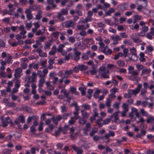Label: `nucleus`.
Instances as JSON below:
<instances>
[{
  "mask_svg": "<svg viewBox=\"0 0 154 154\" xmlns=\"http://www.w3.org/2000/svg\"><path fill=\"white\" fill-rule=\"evenodd\" d=\"M112 102V100L109 98H107L106 101V106L109 107L111 106V103Z\"/></svg>",
  "mask_w": 154,
  "mask_h": 154,
  "instance_id": "obj_44",
  "label": "nucleus"
},
{
  "mask_svg": "<svg viewBox=\"0 0 154 154\" xmlns=\"http://www.w3.org/2000/svg\"><path fill=\"white\" fill-rule=\"evenodd\" d=\"M81 107L85 110H89L91 109L90 106L86 103L82 104Z\"/></svg>",
  "mask_w": 154,
  "mask_h": 154,
  "instance_id": "obj_31",
  "label": "nucleus"
},
{
  "mask_svg": "<svg viewBox=\"0 0 154 154\" xmlns=\"http://www.w3.org/2000/svg\"><path fill=\"white\" fill-rule=\"evenodd\" d=\"M31 12V11L30 8L26 9L25 11V13L26 14V17L28 20H30L33 18V16Z\"/></svg>",
  "mask_w": 154,
  "mask_h": 154,
  "instance_id": "obj_9",
  "label": "nucleus"
},
{
  "mask_svg": "<svg viewBox=\"0 0 154 154\" xmlns=\"http://www.w3.org/2000/svg\"><path fill=\"white\" fill-rule=\"evenodd\" d=\"M61 130H62V128H58V130L55 131L54 135L56 137L58 136L60 134Z\"/></svg>",
  "mask_w": 154,
  "mask_h": 154,
  "instance_id": "obj_40",
  "label": "nucleus"
},
{
  "mask_svg": "<svg viewBox=\"0 0 154 154\" xmlns=\"http://www.w3.org/2000/svg\"><path fill=\"white\" fill-rule=\"evenodd\" d=\"M68 11L65 9H62L57 14V17L60 19L63 15H66L68 14Z\"/></svg>",
  "mask_w": 154,
  "mask_h": 154,
  "instance_id": "obj_13",
  "label": "nucleus"
},
{
  "mask_svg": "<svg viewBox=\"0 0 154 154\" xmlns=\"http://www.w3.org/2000/svg\"><path fill=\"white\" fill-rule=\"evenodd\" d=\"M145 3L146 5L145 6H143L141 5H138L137 8V10L139 12H140L143 9H145L146 11L148 12V13L149 14H150L151 12L150 10L146 8L147 5V2H146Z\"/></svg>",
  "mask_w": 154,
  "mask_h": 154,
  "instance_id": "obj_14",
  "label": "nucleus"
},
{
  "mask_svg": "<svg viewBox=\"0 0 154 154\" xmlns=\"http://www.w3.org/2000/svg\"><path fill=\"white\" fill-rule=\"evenodd\" d=\"M77 29L79 30H83L85 29L86 28L84 26L81 25H78L77 26Z\"/></svg>",
  "mask_w": 154,
  "mask_h": 154,
  "instance_id": "obj_53",
  "label": "nucleus"
},
{
  "mask_svg": "<svg viewBox=\"0 0 154 154\" xmlns=\"http://www.w3.org/2000/svg\"><path fill=\"white\" fill-rule=\"evenodd\" d=\"M115 11V9L114 8H110L108 11L105 12L106 15H110L111 14Z\"/></svg>",
  "mask_w": 154,
  "mask_h": 154,
  "instance_id": "obj_36",
  "label": "nucleus"
},
{
  "mask_svg": "<svg viewBox=\"0 0 154 154\" xmlns=\"http://www.w3.org/2000/svg\"><path fill=\"white\" fill-rule=\"evenodd\" d=\"M153 36H154V29L152 28L150 29V31L147 33L146 36L147 38L151 40L153 38Z\"/></svg>",
  "mask_w": 154,
  "mask_h": 154,
  "instance_id": "obj_16",
  "label": "nucleus"
},
{
  "mask_svg": "<svg viewBox=\"0 0 154 154\" xmlns=\"http://www.w3.org/2000/svg\"><path fill=\"white\" fill-rule=\"evenodd\" d=\"M79 124H82L83 125L85 124L86 122V121L85 120V119H84L83 118H79Z\"/></svg>",
  "mask_w": 154,
  "mask_h": 154,
  "instance_id": "obj_45",
  "label": "nucleus"
},
{
  "mask_svg": "<svg viewBox=\"0 0 154 154\" xmlns=\"http://www.w3.org/2000/svg\"><path fill=\"white\" fill-rule=\"evenodd\" d=\"M52 42V41L50 40L49 42H45L44 48L45 50L47 49H49L50 48V47L51 45Z\"/></svg>",
  "mask_w": 154,
  "mask_h": 154,
  "instance_id": "obj_27",
  "label": "nucleus"
},
{
  "mask_svg": "<svg viewBox=\"0 0 154 154\" xmlns=\"http://www.w3.org/2000/svg\"><path fill=\"white\" fill-rule=\"evenodd\" d=\"M73 73V71L72 69L66 70L65 71L64 78H67L69 77V75Z\"/></svg>",
  "mask_w": 154,
  "mask_h": 154,
  "instance_id": "obj_21",
  "label": "nucleus"
},
{
  "mask_svg": "<svg viewBox=\"0 0 154 154\" xmlns=\"http://www.w3.org/2000/svg\"><path fill=\"white\" fill-rule=\"evenodd\" d=\"M111 38L113 42H118L121 39V38L118 35H116L114 36L112 35Z\"/></svg>",
  "mask_w": 154,
  "mask_h": 154,
  "instance_id": "obj_25",
  "label": "nucleus"
},
{
  "mask_svg": "<svg viewBox=\"0 0 154 154\" xmlns=\"http://www.w3.org/2000/svg\"><path fill=\"white\" fill-rule=\"evenodd\" d=\"M36 51L38 54L39 56L41 57H45L47 56V54L45 52H42V51L40 48L37 49Z\"/></svg>",
  "mask_w": 154,
  "mask_h": 154,
  "instance_id": "obj_17",
  "label": "nucleus"
},
{
  "mask_svg": "<svg viewBox=\"0 0 154 154\" xmlns=\"http://www.w3.org/2000/svg\"><path fill=\"white\" fill-rule=\"evenodd\" d=\"M76 25L75 22L72 20H68L62 23L63 27L66 28L69 27L74 28Z\"/></svg>",
  "mask_w": 154,
  "mask_h": 154,
  "instance_id": "obj_5",
  "label": "nucleus"
},
{
  "mask_svg": "<svg viewBox=\"0 0 154 154\" xmlns=\"http://www.w3.org/2000/svg\"><path fill=\"white\" fill-rule=\"evenodd\" d=\"M98 40L99 41V45H100V47H99V49L103 47V46H104V43L102 42L101 38L100 37L98 38Z\"/></svg>",
  "mask_w": 154,
  "mask_h": 154,
  "instance_id": "obj_48",
  "label": "nucleus"
},
{
  "mask_svg": "<svg viewBox=\"0 0 154 154\" xmlns=\"http://www.w3.org/2000/svg\"><path fill=\"white\" fill-rule=\"evenodd\" d=\"M118 7L121 10L125 11L127 9V5L125 3L119 5Z\"/></svg>",
  "mask_w": 154,
  "mask_h": 154,
  "instance_id": "obj_22",
  "label": "nucleus"
},
{
  "mask_svg": "<svg viewBox=\"0 0 154 154\" xmlns=\"http://www.w3.org/2000/svg\"><path fill=\"white\" fill-rule=\"evenodd\" d=\"M134 17L137 21H140L142 19V17L141 15H136L134 16Z\"/></svg>",
  "mask_w": 154,
  "mask_h": 154,
  "instance_id": "obj_56",
  "label": "nucleus"
},
{
  "mask_svg": "<svg viewBox=\"0 0 154 154\" xmlns=\"http://www.w3.org/2000/svg\"><path fill=\"white\" fill-rule=\"evenodd\" d=\"M151 70L149 69H144L142 71L141 75L143 74H148L150 72Z\"/></svg>",
  "mask_w": 154,
  "mask_h": 154,
  "instance_id": "obj_39",
  "label": "nucleus"
},
{
  "mask_svg": "<svg viewBox=\"0 0 154 154\" xmlns=\"http://www.w3.org/2000/svg\"><path fill=\"white\" fill-rule=\"evenodd\" d=\"M79 69L81 71L86 70L88 68V67L84 65L81 64L78 66Z\"/></svg>",
  "mask_w": 154,
  "mask_h": 154,
  "instance_id": "obj_41",
  "label": "nucleus"
},
{
  "mask_svg": "<svg viewBox=\"0 0 154 154\" xmlns=\"http://www.w3.org/2000/svg\"><path fill=\"white\" fill-rule=\"evenodd\" d=\"M6 106L8 107H14L16 106V104L14 102H8L6 104Z\"/></svg>",
  "mask_w": 154,
  "mask_h": 154,
  "instance_id": "obj_37",
  "label": "nucleus"
},
{
  "mask_svg": "<svg viewBox=\"0 0 154 154\" xmlns=\"http://www.w3.org/2000/svg\"><path fill=\"white\" fill-rule=\"evenodd\" d=\"M26 79H28V82H34L36 81L37 74L35 72H33L32 75L29 77H27Z\"/></svg>",
  "mask_w": 154,
  "mask_h": 154,
  "instance_id": "obj_7",
  "label": "nucleus"
},
{
  "mask_svg": "<svg viewBox=\"0 0 154 154\" xmlns=\"http://www.w3.org/2000/svg\"><path fill=\"white\" fill-rule=\"evenodd\" d=\"M100 90H97L95 91L94 93V96L96 99L97 98L100 93Z\"/></svg>",
  "mask_w": 154,
  "mask_h": 154,
  "instance_id": "obj_42",
  "label": "nucleus"
},
{
  "mask_svg": "<svg viewBox=\"0 0 154 154\" xmlns=\"http://www.w3.org/2000/svg\"><path fill=\"white\" fill-rule=\"evenodd\" d=\"M142 87L141 84L138 83L137 87L134 90L129 89L128 90L131 97L133 95L136 96L140 92V88Z\"/></svg>",
  "mask_w": 154,
  "mask_h": 154,
  "instance_id": "obj_4",
  "label": "nucleus"
},
{
  "mask_svg": "<svg viewBox=\"0 0 154 154\" xmlns=\"http://www.w3.org/2000/svg\"><path fill=\"white\" fill-rule=\"evenodd\" d=\"M107 66L109 69H113L116 68V66L112 64H108Z\"/></svg>",
  "mask_w": 154,
  "mask_h": 154,
  "instance_id": "obj_54",
  "label": "nucleus"
},
{
  "mask_svg": "<svg viewBox=\"0 0 154 154\" xmlns=\"http://www.w3.org/2000/svg\"><path fill=\"white\" fill-rule=\"evenodd\" d=\"M71 134L70 135V137L71 139L74 140L75 139L78 133L77 132H75L74 133H71Z\"/></svg>",
  "mask_w": 154,
  "mask_h": 154,
  "instance_id": "obj_58",
  "label": "nucleus"
},
{
  "mask_svg": "<svg viewBox=\"0 0 154 154\" xmlns=\"http://www.w3.org/2000/svg\"><path fill=\"white\" fill-rule=\"evenodd\" d=\"M65 45L64 44H59L58 46V48L57 49V51L59 52H60L63 50V48L65 47Z\"/></svg>",
  "mask_w": 154,
  "mask_h": 154,
  "instance_id": "obj_32",
  "label": "nucleus"
},
{
  "mask_svg": "<svg viewBox=\"0 0 154 154\" xmlns=\"http://www.w3.org/2000/svg\"><path fill=\"white\" fill-rule=\"evenodd\" d=\"M71 147L77 154H82V153L83 151L81 148L76 146L75 145H72Z\"/></svg>",
  "mask_w": 154,
  "mask_h": 154,
  "instance_id": "obj_15",
  "label": "nucleus"
},
{
  "mask_svg": "<svg viewBox=\"0 0 154 154\" xmlns=\"http://www.w3.org/2000/svg\"><path fill=\"white\" fill-rule=\"evenodd\" d=\"M98 119L96 120V122L97 124L98 125V126L99 127H100L102 126L103 124L100 123V122L103 120V117H98Z\"/></svg>",
  "mask_w": 154,
  "mask_h": 154,
  "instance_id": "obj_29",
  "label": "nucleus"
},
{
  "mask_svg": "<svg viewBox=\"0 0 154 154\" xmlns=\"http://www.w3.org/2000/svg\"><path fill=\"white\" fill-rule=\"evenodd\" d=\"M42 12L41 10L38 11L37 14L35 16V18L36 19L39 20L41 18V15L42 14Z\"/></svg>",
  "mask_w": 154,
  "mask_h": 154,
  "instance_id": "obj_34",
  "label": "nucleus"
},
{
  "mask_svg": "<svg viewBox=\"0 0 154 154\" xmlns=\"http://www.w3.org/2000/svg\"><path fill=\"white\" fill-rule=\"evenodd\" d=\"M130 51L133 55H134L136 54V50L135 48L133 47L130 49Z\"/></svg>",
  "mask_w": 154,
  "mask_h": 154,
  "instance_id": "obj_63",
  "label": "nucleus"
},
{
  "mask_svg": "<svg viewBox=\"0 0 154 154\" xmlns=\"http://www.w3.org/2000/svg\"><path fill=\"white\" fill-rule=\"evenodd\" d=\"M79 89L82 95H85V91L86 90V88L83 87H80L79 88Z\"/></svg>",
  "mask_w": 154,
  "mask_h": 154,
  "instance_id": "obj_46",
  "label": "nucleus"
},
{
  "mask_svg": "<svg viewBox=\"0 0 154 154\" xmlns=\"http://www.w3.org/2000/svg\"><path fill=\"white\" fill-rule=\"evenodd\" d=\"M153 47L151 46H148L146 47V52H151L153 51Z\"/></svg>",
  "mask_w": 154,
  "mask_h": 154,
  "instance_id": "obj_55",
  "label": "nucleus"
},
{
  "mask_svg": "<svg viewBox=\"0 0 154 154\" xmlns=\"http://www.w3.org/2000/svg\"><path fill=\"white\" fill-rule=\"evenodd\" d=\"M60 32H59L58 31H55L52 33L50 36L52 37H53L56 38H58L59 34H60Z\"/></svg>",
  "mask_w": 154,
  "mask_h": 154,
  "instance_id": "obj_26",
  "label": "nucleus"
},
{
  "mask_svg": "<svg viewBox=\"0 0 154 154\" xmlns=\"http://www.w3.org/2000/svg\"><path fill=\"white\" fill-rule=\"evenodd\" d=\"M55 1L57 3H59L60 2V0H55ZM45 4L48 5L46 7V9L47 10H50L52 7L54 8L56 7V5L54 4V0H47Z\"/></svg>",
  "mask_w": 154,
  "mask_h": 154,
  "instance_id": "obj_3",
  "label": "nucleus"
},
{
  "mask_svg": "<svg viewBox=\"0 0 154 154\" xmlns=\"http://www.w3.org/2000/svg\"><path fill=\"white\" fill-rule=\"evenodd\" d=\"M139 118V121H137V123H138L140 122H141V125H140V126H143L145 128H146V125H144V124H143V123L145 122V120L143 118L141 117H140Z\"/></svg>",
  "mask_w": 154,
  "mask_h": 154,
  "instance_id": "obj_33",
  "label": "nucleus"
},
{
  "mask_svg": "<svg viewBox=\"0 0 154 154\" xmlns=\"http://www.w3.org/2000/svg\"><path fill=\"white\" fill-rule=\"evenodd\" d=\"M12 56L10 54H8L7 58V63L9 64H11L12 63Z\"/></svg>",
  "mask_w": 154,
  "mask_h": 154,
  "instance_id": "obj_38",
  "label": "nucleus"
},
{
  "mask_svg": "<svg viewBox=\"0 0 154 154\" xmlns=\"http://www.w3.org/2000/svg\"><path fill=\"white\" fill-rule=\"evenodd\" d=\"M32 26V24L30 22V23H25V26L27 28V30H29L31 29Z\"/></svg>",
  "mask_w": 154,
  "mask_h": 154,
  "instance_id": "obj_51",
  "label": "nucleus"
},
{
  "mask_svg": "<svg viewBox=\"0 0 154 154\" xmlns=\"http://www.w3.org/2000/svg\"><path fill=\"white\" fill-rule=\"evenodd\" d=\"M115 134L114 132L109 131V133L106 134L103 137H102L101 138H105L106 139H108L110 136L113 137L114 136Z\"/></svg>",
  "mask_w": 154,
  "mask_h": 154,
  "instance_id": "obj_20",
  "label": "nucleus"
},
{
  "mask_svg": "<svg viewBox=\"0 0 154 154\" xmlns=\"http://www.w3.org/2000/svg\"><path fill=\"white\" fill-rule=\"evenodd\" d=\"M10 117H7L4 119L3 118L1 119L2 124L1 126L3 127H6L9 124V120Z\"/></svg>",
  "mask_w": 154,
  "mask_h": 154,
  "instance_id": "obj_10",
  "label": "nucleus"
},
{
  "mask_svg": "<svg viewBox=\"0 0 154 154\" xmlns=\"http://www.w3.org/2000/svg\"><path fill=\"white\" fill-rule=\"evenodd\" d=\"M37 75L39 78L45 77L44 76V74L41 70H38L37 71Z\"/></svg>",
  "mask_w": 154,
  "mask_h": 154,
  "instance_id": "obj_50",
  "label": "nucleus"
},
{
  "mask_svg": "<svg viewBox=\"0 0 154 154\" xmlns=\"http://www.w3.org/2000/svg\"><path fill=\"white\" fill-rule=\"evenodd\" d=\"M136 67L137 70L140 71L143 68L144 66L143 65L137 64H136Z\"/></svg>",
  "mask_w": 154,
  "mask_h": 154,
  "instance_id": "obj_52",
  "label": "nucleus"
},
{
  "mask_svg": "<svg viewBox=\"0 0 154 154\" xmlns=\"http://www.w3.org/2000/svg\"><path fill=\"white\" fill-rule=\"evenodd\" d=\"M97 131V129L95 128H93L92 129L91 132L90 133V135L91 136H93V135L95 133H96Z\"/></svg>",
  "mask_w": 154,
  "mask_h": 154,
  "instance_id": "obj_62",
  "label": "nucleus"
},
{
  "mask_svg": "<svg viewBox=\"0 0 154 154\" xmlns=\"http://www.w3.org/2000/svg\"><path fill=\"white\" fill-rule=\"evenodd\" d=\"M91 128V124L90 123H88L86 124L83 130L87 132L90 130Z\"/></svg>",
  "mask_w": 154,
  "mask_h": 154,
  "instance_id": "obj_30",
  "label": "nucleus"
},
{
  "mask_svg": "<svg viewBox=\"0 0 154 154\" xmlns=\"http://www.w3.org/2000/svg\"><path fill=\"white\" fill-rule=\"evenodd\" d=\"M128 73L131 74L133 76H137L139 75V72L136 70H133L132 71H130V72H128Z\"/></svg>",
  "mask_w": 154,
  "mask_h": 154,
  "instance_id": "obj_59",
  "label": "nucleus"
},
{
  "mask_svg": "<svg viewBox=\"0 0 154 154\" xmlns=\"http://www.w3.org/2000/svg\"><path fill=\"white\" fill-rule=\"evenodd\" d=\"M11 150L8 149H4L3 151V153L4 154H9L11 153Z\"/></svg>",
  "mask_w": 154,
  "mask_h": 154,
  "instance_id": "obj_64",
  "label": "nucleus"
},
{
  "mask_svg": "<svg viewBox=\"0 0 154 154\" xmlns=\"http://www.w3.org/2000/svg\"><path fill=\"white\" fill-rule=\"evenodd\" d=\"M140 113L143 116L146 117L148 116L149 114L148 112L145 111L143 108L140 109Z\"/></svg>",
  "mask_w": 154,
  "mask_h": 154,
  "instance_id": "obj_35",
  "label": "nucleus"
},
{
  "mask_svg": "<svg viewBox=\"0 0 154 154\" xmlns=\"http://www.w3.org/2000/svg\"><path fill=\"white\" fill-rule=\"evenodd\" d=\"M119 113V111H117L110 116V119L112 122L115 123L119 122V119L118 115Z\"/></svg>",
  "mask_w": 154,
  "mask_h": 154,
  "instance_id": "obj_6",
  "label": "nucleus"
},
{
  "mask_svg": "<svg viewBox=\"0 0 154 154\" xmlns=\"http://www.w3.org/2000/svg\"><path fill=\"white\" fill-rule=\"evenodd\" d=\"M83 8L82 5V4H79L76 6L75 8L76 11L80 10Z\"/></svg>",
  "mask_w": 154,
  "mask_h": 154,
  "instance_id": "obj_60",
  "label": "nucleus"
},
{
  "mask_svg": "<svg viewBox=\"0 0 154 154\" xmlns=\"http://www.w3.org/2000/svg\"><path fill=\"white\" fill-rule=\"evenodd\" d=\"M92 69L90 71V72L91 75H94L96 73L97 71L95 69V68L93 67V66H92Z\"/></svg>",
  "mask_w": 154,
  "mask_h": 154,
  "instance_id": "obj_57",
  "label": "nucleus"
},
{
  "mask_svg": "<svg viewBox=\"0 0 154 154\" xmlns=\"http://www.w3.org/2000/svg\"><path fill=\"white\" fill-rule=\"evenodd\" d=\"M142 31L138 33H133L131 36V38L135 43H139L142 42V40L137 36H145V33L149 30V28L147 26H145L142 27Z\"/></svg>",
  "mask_w": 154,
  "mask_h": 154,
  "instance_id": "obj_1",
  "label": "nucleus"
},
{
  "mask_svg": "<svg viewBox=\"0 0 154 154\" xmlns=\"http://www.w3.org/2000/svg\"><path fill=\"white\" fill-rule=\"evenodd\" d=\"M45 77L41 78L38 81V87H42L45 82Z\"/></svg>",
  "mask_w": 154,
  "mask_h": 154,
  "instance_id": "obj_24",
  "label": "nucleus"
},
{
  "mask_svg": "<svg viewBox=\"0 0 154 154\" xmlns=\"http://www.w3.org/2000/svg\"><path fill=\"white\" fill-rule=\"evenodd\" d=\"M46 85L47 86V88L48 89L50 90H53L54 89V86L50 84L49 81H47L46 82Z\"/></svg>",
  "mask_w": 154,
  "mask_h": 154,
  "instance_id": "obj_28",
  "label": "nucleus"
},
{
  "mask_svg": "<svg viewBox=\"0 0 154 154\" xmlns=\"http://www.w3.org/2000/svg\"><path fill=\"white\" fill-rule=\"evenodd\" d=\"M73 114L74 117L73 118L74 119H77L79 118L80 117L79 115V112L77 111H74L73 112Z\"/></svg>",
  "mask_w": 154,
  "mask_h": 154,
  "instance_id": "obj_49",
  "label": "nucleus"
},
{
  "mask_svg": "<svg viewBox=\"0 0 154 154\" xmlns=\"http://www.w3.org/2000/svg\"><path fill=\"white\" fill-rule=\"evenodd\" d=\"M122 107L123 109V111L128 112V105L125 103H123L122 105Z\"/></svg>",
  "mask_w": 154,
  "mask_h": 154,
  "instance_id": "obj_43",
  "label": "nucleus"
},
{
  "mask_svg": "<svg viewBox=\"0 0 154 154\" xmlns=\"http://www.w3.org/2000/svg\"><path fill=\"white\" fill-rule=\"evenodd\" d=\"M146 122L148 123H154V117L151 115L149 116L147 118Z\"/></svg>",
  "mask_w": 154,
  "mask_h": 154,
  "instance_id": "obj_23",
  "label": "nucleus"
},
{
  "mask_svg": "<svg viewBox=\"0 0 154 154\" xmlns=\"http://www.w3.org/2000/svg\"><path fill=\"white\" fill-rule=\"evenodd\" d=\"M85 149H88L90 147V144L89 143L87 142H85L82 145Z\"/></svg>",
  "mask_w": 154,
  "mask_h": 154,
  "instance_id": "obj_61",
  "label": "nucleus"
},
{
  "mask_svg": "<svg viewBox=\"0 0 154 154\" xmlns=\"http://www.w3.org/2000/svg\"><path fill=\"white\" fill-rule=\"evenodd\" d=\"M117 64L120 66H124L125 65V63L124 61L122 60H119L117 62Z\"/></svg>",
  "mask_w": 154,
  "mask_h": 154,
  "instance_id": "obj_47",
  "label": "nucleus"
},
{
  "mask_svg": "<svg viewBox=\"0 0 154 154\" xmlns=\"http://www.w3.org/2000/svg\"><path fill=\"white\" fill-rule=\"evenodd\" d=\"M99 72L101 74V77L104 79L109 78V70L107 69H105L104 66L100 67L99 68Z\"/></svg>",
  "mask_w": 154,
  "mask_h": 154,
  "instance_id": "obj_2",
  "label": "nucleus"
},
{
  "mask_svg": "<svg viewBox=\"0 0 154 154\" xmlns=\"http://www.w3.org/2000/svg\"><path fill=\"white\" fill-rule=\"evenodd\" d=\"M25 122V118L22 115L20 116L17 118L14 121V122L16 125H18L20 122L23 123Z\"/></svg>",
  "mask_w": 154,
  "mask_h": 154,
  "instance_id": "obj_8",
  "label": "nucleus"
},
{
  "mask_svg": "<svg viewBox=\"0 0 154 154\" xmlns=\"http://www.w3.org/2000/svg\"><path fill=\"white\" fill-rule=\"evenodd\" d=\"M81 52H76L74 53V56L73 58V60L76 61H78L80 59V56L81 54Z\"/></svg>",
  "mask_w": 154,
  "mask_h": 154,
  "instance_id": "obj_19",
  "label": "nucleus"
},
{
  "mask_svg": "<svg viewBox=\"0 0 154 154\" xmlns=\"http://www.w3.org/2000/svg\"><path fill=\"white\" fill-rule=\"evenodd\" d=\"M22 70L20 67H18L15 70L14 76L15 78H19L20 76V73L22 72Z\"/></svg>",
  "mask_w": 154,
  "mask_h": 154,
  "instance_id": "obj_12",
  "label": "nucleus"
},
{
  "mask_svg": "<svg viewBox=\"0 0 154 154\" xmlns=\"http://www.w3.org/2000/svg\"><path fill=\"white\" fill-rule=\"evenodd\" d=\"M81 112L82 113V118L85 119L88 118L90 115L89 113L85 111L84 110H81Z\"/></svg>",
  "mask_w": 154,
  "mask_h": 154,
  "instance_id": "obj_18",
  "label": "nucleus"
},
{
  "mask_svg": "<svg viewBox=\"0 0 154 154\" xmlns=\"http://www.w3.org/2000/svg\"><path fill=\"white\" fill-rule=\"evenodd\" d=\"M154 103L152 101L151 103H149L148 102L146 101H144L142 102L141 105L143 107H146L147 105H148L149 107L151 109H152L153 107Z\"/></svg>",
  "mask_w": 154,
  "mask_h": 154,
  "instance_id": "obj_11",
  "label": "nucleus"
}]
</instances>
